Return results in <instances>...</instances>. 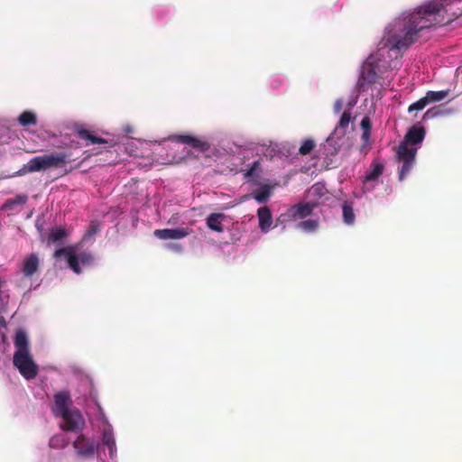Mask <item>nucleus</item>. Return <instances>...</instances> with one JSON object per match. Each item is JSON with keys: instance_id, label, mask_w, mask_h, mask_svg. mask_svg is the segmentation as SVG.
<instances>
[{"instance_id": "obj_1", "label": "nucleus", "mask_w": 462, "mask_h": 462, "mask_svg": "<svg viewBox=\"0 0 462 462\" xmlns=\"http://www.w3.org/2000/svg\"><path fill=\"white\" fill-rule=\"evenodd\" d=\"M445 7L439 1H430L414 12L398 19L383 38L382 44L397 53L407 50L419 38L422 30L444 23L440 18Z\"/></svg>"}, {"instance_id": "obj_2", "label": "nucleus", "mask_w": 462, "mask_h": 462, "mask_svg": "<svg viewBox=\"0 0 462 462\" xmlns=\"http://www.w3.org/2000/svg\"><path fill=\"white\" fill-rule=\"evenodd\" d=\"M425 137V130L423 127L412 126L407 132L404 140L401 143L397 149V158L402 162L399 171V180H403L405 176L410 172L415 161L417 148L410 147L420 143Z\"/></svg>"}, {"instance_id": "obj_3", "label": "nucleus", "mask_w": 462, "mask_h": 462, "mask_svg": "<svg viewBox=\"0 0 462 462\" xmlns=\"http://www.w3.org/2000/svg\"><path fill=\"white\" fill-rule=\"evenodd\" d=\"M61 256L67 260L69 268L78 274L81 273L79 262L83 265H88L91 264L94 260L93 256L88 253H81L79 255H76L73 247H63L56 250L54 257L60 258Z\"/></svg>"}, {"instance_id": "obj_4", "label": "nucleus", "mask_w": 462, "mask_h": 462, "mask_svg": "<svg viewBox=\"0 0 462 462\" xmlns=\"http://www.w3.org/2000/svg\"><path fill=\"white\" fill-rule=\"evenodd\" d=\"M13 363L26 380H32L37 376L39 367L30 353L14 352Z\"/></svg>"}, {"instance_id": "obj_5", "label": "nucleus", "mask_w": 462, "mask_h": 462, "mask_svg": "<svg viewBox=\"0 0 462 462\" xmlns=\"http://www.w3.org/2000/svg\"><path fill=\"white\" fill-rule=\"evenodd\" d=\"M379 70V59L374 55H370L362 66L361 78L367 83H375Z\"/></svg>"}, {"instance_id": "obj_6", "label": "nucleus", "mask_w": 462, "mask_h": 462, "mask_svg": "<svg viewBox=\"0 0 462 462\" xmlns=\"http://www.w3.org/2000/svg\"><path fill=\"white\" fill-rule=\"evenodd\" d=\"M64 420V430L69 431H78L82 430L85 425V420L78 410H69L60 414Z\"/></svg>"}, {"instance_id": "obj_7", "label": "nucleus", "mask_w": 462, "mask_h": 462, "mask_svg": "<svg viewBox=\"0 0 462 462\" xmlns=\"http://www.w3.org/2000/svg\"><path fill=\"white\" fill-rule=\"evenodd\" d=\"M171 140L180 143L188 144L200 152H205L210 148V144L208 141L190 134H176L171 137Z\"/></svg>"}, {"instance_id": "obj_8", "label": "nucleus", "mask_w": 462, "mask_h": 462, "mask_svg": "<svg viewBox=\"0 0 462 462\" xmlns=\"http://www.w3.org/2000/svg\"><path fill=\"white\" fill-rule=\"evenodd\" d=\"M192 230L188 227H179V228H164V229H156L153 234L154 236L162 240H178L184 238L190 235Z\"/></svg>"}, {"instance_id": "obj_9", "label": "nucleus", "mask_w": 462, "mask_h": 462, "mask_svg": "<svg viewBox=\"0 0 462 462\" xmlns=\"http://www.w3.org/2000/svg\"><path fill=\"white\" fill-rule=\"evenodd\" d=\"M50 169L47 156H36L32 158L27 164L17 172L18 175H23L26 173H32L36 171H43Z\"/></svg>"}, {"instance_id": "obj_10", "label": "nucleus", "mask_w": 462, "mask_h": 462, "mask_svg": "<svg viewBox=\"0 0 462 462\" xmlns=\"http://www.w3.org/2000/svg\"><path fill=\"white\" fill-rule=\"evenodd\" d=\"M73 446L79 455L90 457L94 455L97 444L94 440L80 434L73 442Z\"/></svg>"}, {"instance_id": "obj_11", "label": "nucleus", "mask_w": 462, "mask_h": 462, "mask_svg": "<svg viewBox=\"0 0 462 462\" xmlns=\"http://www.w3.org/2000/svg\"><path fill=\"white\" fill-rule=\"evenodd\" d=\"M71 404V399L69 392L61 391L54 394V406L52 411L56 416H60L69 411Z\"/></svg>"}, {"instance_id": "obj_12", "label": "nucleus", "mask_w": 462, "mask_h": 462, "mask_svg": "<svg viewBox=\"0 0 462 462\" xmlns=\"http://www.w3.org/2000/svg\"><path fill=\"white\" fill-rule=\"evenodd\" d=\"M383 164L382 162L374 161L369 169L365 171V174L364 176L363 183H364V189L365 191H370L372 188H368L367 185L371 181L376 180L383 172Z\"/></svg>"}, {"instance_id": "obj_13", "label": "nucleus", "mask_w": 462, "mask_h": 462, "mask_svg": "<svg viewBox=\"0 0 462 462\" xmlns=\"http://www.w3.org/2000/svg\"><path fill=\"white\" fill-rule=\"evenodd\" d=\"M316 206L313 202H300L290 208V215L292 217L305 218L312 214Z\"/></svg>"}, {"instance_id": "obj_14", "label": "nucleus", "mask_w": 462, "mask_h": 462, "mask_svg": "<svg viewBox=\"0 0 462 462\" xmlns=\"http://www.w3.org/2000/svg\"><path fill=\"white\" fill-rule=\"evenodd\" d=\"M39 257L37 254H31L26 256L23 263V273L25 277H32L39 268Z\"/></svg>"}, {"instance_id": "obj_15", "label": "nucleus", "mask_w": 462, "mask_h": 462, "mask_svg": "<svg viewBox=\"0 0 462 462\" xmlns=\"http://www.w3.org/2000/svg\"><path fill=\"white\" fill-rule=\"evenodd\" d=\"M50 168H61L72 162L70 154L67 152H54L46 154Z\"/></svg>"}, {"instance_id": "obj_16", "label": "nucleus", "mask_w": 462, "mask_h": 462, "mask_svg": "<svg viewBox=\"0 0 462 462\" xmlns=\"http://www.w3.org/2000/svg\"><path fill=\"white\" fill-rule=\"evenodd\" d=\"M77 134L80 140L86 141V145L109 143L108 140L98 137L95 135L91 131L87 129L78 128Z\"/></svg>"}, {"instance_id": "obj_17", "label": "nucleus", "mask_w": 462, "mask_h": 462, "mask_svg": "<svg viewBox=\"0 0 462 462\" xmlns=\"http://www.w3.org/2000/svg\"><path fill=\"white\" fill-rule=\"evenodd\" d=\"M257 216L260 229L263 232H267L273 224V217L270 208L266 206L259 208L257 210Z\"/></svg>"}, {"instance_id": "obj_18", "label": "nucleus", "mask_w": 462, "mask_h": 462, "mask_svg": "<svg viewBox=\"0 0 462 462\" xmlns=\"http://www.w3.org/2000/svg\"><path fill=\"white\" fill-rule=\"evenodd\" d=\"M14 346L16 348L15 352H20L22 354L30 353L28 336L23 329L16 331Z\"/></svg>"}, {"instance_id": "obj_19", "label": "nucleus", "mask_w": 462, "mask_h": 462, "mask_svg": "<svg viewBox=\"0 0 462 462\" xmlns=\"http://www.w3.org/2000/svg\"><path fill=\"white\" fill-rule=\"evenodd\" d=\"M225 218L223 213H211L208 216L206 222L209 229L221 233L224 231L222 220Z\"/></svg>"}, {"instance_id": "obj_20", "label": "nucleus", "mask_w": 462, "mask_h": 462, "mask_svg": "<svg viewBox=\"0 0 462 462\" xmlns=\"http://www.w3.org/2000/svg\"><path fill=\"white\" fill-rule=\"evenodd\" d=\"M342 215L344 223L352 225L355 222L356 215L354 212L353 203L345 201L342 206Z\"/></svg>"}, {"instance_id": "obj_21", "label": "nucleus", "mask_w": 462, "mask_h": 462, "mask_svg": "<svg viewBox=\"0 0 462 462\" xmlns=\"http://www.w3.org/2000/svg\"><path fill=\"white\" fill-rule=\"evenodd\" d=\"M18 122L23 126L35 125L37 124V117L34 113L24 111L19 116Z\"/></svg>"}, {"instance_id": "obj_22", "label": "nucleus", "mask_w": 462, "mask_h": 462, "mask_svg": "<svg viewBox=\"0 0 462 462\" xmlns=\"http://www.w3.org/2000/svg\"><path fill=\"white\" fill-rule=\"evenodd\" d=\"M26 195H17L13 199H7L2 206V209L4 210H11L14 208L15 205L25 204L27 201Z\"/></svg>"}, {"instance_id": "obj_23", "label": "nucleus", "mask_w": 462, "mask_h": 462, "mask_svg": "<svg viewBox=\"0 0 462 462\" xmlns=\"http://www.w3.org/2000/svg\"><path fill=\"white\" fill-rule=\"evenodd\" d=\"M270 195H271V189L267 185L262 187L260 189L255 190L252 194L253 198L258 203H264V202H266L268 200Z\"/></svg>"}, {"instance_id": "obj_24", "label": "nucleus", "mask_w": 462, "mask_h": 462, "mask_svg": "<svg viewBox=\"0 0 462 462\" xmlns=\"http://www.w3.org/2000/svg\"><path fill=\"white\" fill-rule=\"evenodd\" d=\"M448 96V90H440V91H428L426 93L425 98L428 100V105L430 102H439L446 98Z\"/></svg>"}, {"instance_id": "obj_25", "label": "nucleus", "mask_w": 462, "mask_h": 462, "mask_svg": "<svg viewBox=\"0 0 462 462\" xmlns=\"http://www.w3.org/2000/svg\"><path fill=\"white\" fill-rule=\"evenodd\" d=\"M67 236V231L63 227H56L52 228L50 232V240L57 243L60 242L63 238Z\"/></svg>"}, {"instance_id": "obj_26", "label": "nucleus", "mask_w": 462, "mask_h": 462, "mask_svg": "<svg viewBox=\"0 0 462 462\" xmlns=\"http://www.w3.org/2000/svg\"><path fill=\"white\" fill-rule=\"evenodd\" d=\"M319 226V222L314 219L301 221L298 224V228L303 229L307 232H312Z\"/></svg>"}, {"instance_id": "obj_27", "label": "nucleus", "mask_w": 462, "mask_h": 462, "mask_svg": "<svg viewBox=\"0 0 462 462\" xmlns=\"http://www.w3.org/2000/svg\"><path fill=\"white\" fill-rule=\"evenodd\" d=\"M314 147L315 142L312 139H305L299 149V152L301 155H307L314 149Z\"/></svg>"}, {"instance_id": "obj_28", "label": "nucleus", "mask_w": 462, "mask_h": 462, "mask_svg": "<svg viewBox=\"0 0 462 462\" xmlns=\"http://www.w3.org/2000/svg\"><path fill=\"white\" fill-rule=\"evenodd\" d=\"M102 441L104 443V445L107 446L109 450H110V454L112 455L113 454V449L116 446V441H115V439L113 437V434L108 431V430H105L103 432V439H102Z\"/></svg>"}, {"instance_id": "obj_29", "label": "nucleus", "mask_w": 462, "mask_h": 462, "mask_svg": "<svg viewBox=\"0 0 462 462\" xmlns=\"http://www.w3.org/2000/svg\"><path fill=\"white\" fill-rule=\"evenodd\" d=\"M427 105H428V100H426L425 97H421L420 99H419L418 101L412 103L409 106L408 112L411 113V112H414V111H420V110L424 109Z\"/></svg>"}, {"instance_id": "obj_30", "label": "nucleus", "mask_w": 462, "mask_h": 462, "mask_svg": "<svg viewBox=\"0 0 462 462\" xmlns=\"http://www.w3.org/2000/svg\"><path fill=\"white\" fill-rule=\"evenodd\" d=\"M311 194L314 197L321 198L328 193L326 187L321 183H316L311 187Z\"/></svg>"}, {"instance_id": "obj_31", "label": "nucleus", "mask_w": 462, "mask_h": 462, "mask_svg": "<svg viewBox=\"0 0 462 462\" xmlns=\"http://www.w3.org/2000/svg\"><path fill=\"white\" fill-rule=\"evenodd\" d=\"M351 119H352L351 114L349 112L345 111L342 114L341 118L338 122V127L346 128L348 126Z\"/></svg>"}, {"instance_id": "obj_32", "label": "nucleus", "mask_w": 462, "mask_h": 462, "mask_svg": "<svg viewBox=\"0 0 462 462\" xmlns=\"http://www.w3.org/2000/svg\"><path fill=\"white\" fill-rule=\"evenodd\" d=\"M360 125L363 131H371L372 129V122L369 116H364L361 120Z\"/></svg>"}, {"instance_id": "obj_33", "label": "nucleus", "mask_w": 462, "mask_h": 462, "mask_svg": "<svg viewBox=\"0 0 462 462\" xmlns=\"http://www.w3.org/2000/svg\"><path fill=\"white\" fill-rule=\"evenodd\" d=\"M439 114V109L437 106H434L429 110L426 111V113L423 116L424 119H430L433 118L434 116H438Z\"/></svg>"}, {"instance_id": "obj_34", "label": "nucleus", "mask_w": 462, "mask_h": 462, "mask_svg": "<svg viewBox=\"0 0 462 462\" xmlns=\"http://www.w3.org/2000/svg\"><path fill=\"white\" fill-rule=\"evenodd\" d=\"M259 166H260V163L258 161L254 162L251 168L245 173V176L246 177H254L255 174V171L259 168Z\"/></svg>"}, {"instance_id": "obj_35", "label": "nucleus", "mask_w": 462, "mask_h": 462, "mask_svg": "<svg viewBox=\"0 0 462 462\" xmlns=\"http://www.w3.org/2000/svg\"><path fill=\"white\" fill-rule=\"evenodd\" d=\"M342 106H343V103L341 100H337L335 105H334V110L335 112L337 113H339L342 109Z\"/></svg>"}, {"instance_id": "obj_36", "label": "nucleus", "mask_w": 462, "mask_h": 462, "mask_svg": "<svg viewBox=\"0 0 462 462\" xmlns=\"http://www.w3.org/2000/svg\"><path fill=\"white\" fill-rule=\"evenodd\" d=\"M169 247L176 252H180L182 250V246L179 244H170Z\"/></svg>"}, {"instance_id": "obj_37", "label": "nucleus", "mask_w": 462, "mask_h": 462, "mask_svg": "<svg viewBox=\"0 0 462 462\" xmlns=\"http://www.w3.org/2000/svg\"><path fill=\"white\" fill-rule=\"evenodd\" d=\"M96 232H97V226L92 224V225H91V226H90V228H89V230H88V236H92V235H94Z\"/></svg>"}, {"instance_id": "obj_38", "label": "nucleus", "mask_w": 462, "mask_h": 462, "mask_svg": "<svg viewBox=\"0 0 462 462\" xmlns=\"http://www.w3.org/2000/svg\"><path fill=\"white\" fill-rule=\"evenodd\" d=\"M371 131H363L362 138L367 141L370 138Z\"/></svg>"}, {"instance_id": "obj_39", "label": "nucleus", "mask_w": 462, "mask_h": 462, "mask_svg": "<svg viewBox=\"0 0 462 462\" xmlns=\"http://www.w3.org/2000/svg\"><path fill=\"white\" fill-rule=\"evenodd\" d=\"M0 323H1L4 327H5V319H4V318H1V319H0Z\"/></svg>"}, {"instance_id": "obj_40", "label": "nucleus", "mask_w": 462, "mask_h": 462, "mask_svg": "<svg viewBox=\"0 0 462 462\" xmlns=\"http://www.w3.org/2000/svg\"><path fill=\"white\" fill-rule=\"evenodd\" d=\"M100 152H102V151H97V152H93V153H94V154H98V153H100Z\"/></svg>"}]
</instances>
